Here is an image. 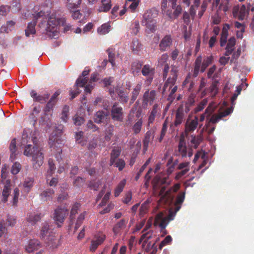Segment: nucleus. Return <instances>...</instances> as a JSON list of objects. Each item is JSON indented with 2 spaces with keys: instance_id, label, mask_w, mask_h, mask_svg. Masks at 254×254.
Segmentation results:
<instances>
[{
  "instance_id": "nucleus-31",
  "label": "nucleus",
  "mask_w": 254,
  "mask_h": 254,
  "mask_svg": "<svg viewBox=\"0 0 254 254\" xmlns=\"http://www.w3.org/2000/svg\"><path fill=\"white\" fill-rule=\"evenodd\" d=\"M55 103V102L50 100V101L47 104L46 107L45 108V111L49 112L54 106Z\"/></svg>"
},
{
  "instance_id": "nucleus-40",
  "label": "nucleus",
  "mask_w": 254,
  "mask_h": 254,
  "mask_svg": "<svg viewBox=\"0 0 254 254\" xmlns=\"http://www.w3.org/2000/svg\"><path fill=\"white\" fill-rule=\"evenodd\" d=\"M84 231H85V229H84V228H83L81 230V231L80 232V233H79V234L77 236V238L78 240H80L84 237V235H85Z\"/></svg>"
},
{
  "instance_id": "nucleus-61",
  "label": "nucleus",
  "mask_w": 254,
  "mask_h": 254,
  "mask_svg": "<svg viewBox=\"0 0 254 254\" xmlns=\"http://www.w3.org/2000/svg\"><path fill=\"white\" fill-rule=\"evenodd\" d=\"M105 252V250L103 252H102L100 254H104Z\"/></svg>"
},
{
  "instance_id": "nucleus-27",
  "label": "nucleus",
  "mask_w": 254,
  "mask_h": 254,
  "mask_svg": "<svg viewBox=\"0 0 254 254\" xmlns=\"http://www.w3.org/2000/svg\"><path fill=\"white\" fill-rule=\"evenodd\" d=\"M9 10L7 6H2L0 7V15H5Z\"/></svg>"
},
{
  "instance_id": "nucleus-19",
  "label": "nucleus",
  "mask_w": 254,
  "mask_h": 254,
  "mask_svg": "<svg viewBox=\"0 0 254 254\" xmlns=\"http://www.w3.org/2000/svg\"><path fill=\"white\" fill-rule=\"evenodd\" d=\"M85 179L81 177H77L73 182V185L75 187L80 188L82 187L85 183Z\"/></svg>"
},
{
  "instance_id": "nucleus-1",
  "label": "nucleus",
  "mask_w": 254,
  "mask_h": 254,
  "mask_svg": "<svg viewBox=\"0 0 254 254\" xmlns=\"http://www.w3.org/2000/svg\"><path fill=\"white\" fill-rule=\"evenodd\" d=\"M30 137L26 133H23L21 140V146L24 147L23 154L32 158V166L34 169H38L43 163L44 153L42 148L36 145L28 144Z\"/></svg>"
},
{
  "instance_id": "nucleus-23",
  "label": "nucleus",
  "mask_w": 254,
  "mask_h": 254,
  "mask_svg": "<svg viewBox=\"0 0 254 254\" xmlns=\"http://www.w3.org/2000/svg\"><path fill=\"white\" fill-rule=\"evenodd\" d=\"M87 82V79L85 78L79 77L76 81V85L77 87H83Z\"/></svg>"
},
{
  "instance_id": "nucleus-50",
  "label": "nucleus",
  "mask_w": 254,
  "mask_h": 254,
  "mask_svg": "<svg viewBox=\"0 0 254 254\" xmlns=\"http://www.w3.org/2000/svg\"><path fill=\"white\" fill-rule=\"evenodd\" d=\"M65 198H66V194L60 195L58 197V200H62L64 199Z\"/></svg>"
},
{
  "instance_id": "nucleus-42",
  "label": "nucleus",
  "mask_w": 254,
  "mask_h": 254,
  "mask_svg": "<svg viewBox=\"0 0 254 254\" xmlns=\"http://www.w3.org/2000/svg\"><path fill=\"white\" fill-rule=\"evenodd\" d=\"M78 168L77 167H73L71 168V170L70 171V174L73 175H76L78 173Z\"/></svg>"
},
{
  "instance_id": "nucleus-15",
  "label": "nucleus",
  "mask_w": 254,
  "mask_h": 254,
  "mask_svg": "<svg viewBox=\"0 0 254 254\" xmlns=\"http://www.w3.org/2000/svg\"><path fill=\"white\" fill-rule=\"evenodd\" d=\"M80 206V205L79 203H76L73 205V206L71 209L70 219L71 222H72V224L73 222V220L74 219V216L77 213V211L79 209Z\"/></svg>"
},
{
  "instance_id": "nucleus-16",
  "label": "nucleus",
  "mask_w": 254,
  "mask_h": 254,
  "mask_svg": "<svg viewBox=\"0 0 254 254\" xmlns=\"http://www.w3.org/2000/svg\"><path fill=\"white\" fill-rule=\"evenodd\" d=\"M33 184V180L32 178H27L25 179L23 183L25 190L28 192L30 188L32 187Z\"/></svg>"
},
{
  "instance_id": "nucleus-38",
  "label": "nucleus",
  "mask_w": 254,
  "mask_h": 254,
  "mask_svg": "<svg viewBox=\"0 0 254 254\" xmlns=\"http://www.w3.org/2000/svg\"><path fill=\"white\" fill-rule=\"evenodd\" d=\"M93 27V24L91 23H88L83 29L84 32L90 30Z\"/></svg>"
},
{
  "instance_id": "nucleus-22",
  "label": "nucleus",
  "mask_w": 254,
  "mask_h": 254,
  "mask_svg": "<svg viewBox=\"0 0 254 254\" xmlns=\"http://www.w3.org/2000/svg\"><path fill=\"white\" fill-rule=\"evenodd\" d=\"M48 164L49 166V169L47 173L49 175L51 176L55 171L56 167L55 164L53 163V161L51 159H49L48 161Z\"/></svg>"
},
{
  "instance_id": "nucleus-17",
  "label": "nucleus",
  "mask_w": 254,
  "mask_h": 254,
  "mask_svg": "<svg viewBox=\"0 0 254 254\" xmlns=\"http://www.w3.org/2000/svg\"><path fill=\"white\" fill-rule=\"evenodd\" d=\"M81 0H67V6L69 9L77 7L81 3Z\"/></svg>"
},
{
  "instance_id": "nucleus-6",
  "label": "nucleus",
  "mask_w": 254,
  "mask_h": 254,
  "mask_svg": "<svg viewBox=\"0 0 254 254\" xmlns=\"http://www.w3.org/2000/svg\"><path fill=\"white\" fill-rule=\"evenodd\" d=\"M46 242L50 248H56L60 244L58 236L50 235L47 238Z\"/></svg>"
},
{
  "instance_id": "nucleus-33",
  "label": "nucleus",
  "mask_w": 254,
  "mask_h": 254,
  "mask_svg": "<svg viewBox=\"0 0 254 254\" xmlns=\"http://www.w3.org/2000/svg\"><path fill=\"white\" fill-rule=\"evenodd\" d=\"M8 168V166L5 164L3 166L1 169V178H6V171Z\"/></svg>"
},
{
  "instance_id": "nucleus-46",
  "label": "nucleus",
  "mask_w": 254,
  "mask_h": 254,
  "mask_svg": "<svg viewBox=\"0 0 254 254\" xmlns=\"http://www.w3.org/2000/svg\"><path fill=\"white\" fill-rule=\"evenodd\" d=\"M15 24V22L12 20L8 21L7 22V27H13Z\"/></svg>"
},
{
  "instance_id": "nucleus-36",
  "label": "nucleus",
  "mask_w": 254,
  "mask_h": 254,
  "mask_svg": "<svg viewBox=\"0 0 254 254\" xmlns=\"http://www.w3.org/2000/svg\"><path fill=\"white\" fill-rule=\"evenodd\" d=\"M6 231V227L0 223V237H1Z\"/></svg>"
},
{
  "instance_id": "nucleus-59",
  "label": "nucleus",
  "mask_w": 254,
  "mask_h": 254,
  "mask_svg": "<svg viewBox=\"0 0 254 254\" xmlns=\"http://www.w3.org/2000/svg\"><path fill=\"white\" fill-rule=\"evenodd\" d=\"M95 1L96 0H88L89 2L91 3H94Z\"/></svg>"
},
{
  "instance_id": "nucleus-25",
  "label": "nucleus",
  "mask_w": 254,
  "mask_h": 254,
  "mask_svg": "<svg viewBox=\"0 0 254 254\" xmlns=\"http://www.w3.org/2000/svg\"><path fill=\"white\" fill-rule=\"evenodd\" d=\"M19 194V191L18 188H15L13 191V197L12 203L13 205H16L18 201V198Z\"/></svg>"
},
{
  "instance_id": "nucleus-49",
  "label": "nucleus",
  "mask_w": 254,
  "mask_h": 254,
  "mask_svg": "<svg viewBox=\"0 0 254 254\" xmlns=\"http://www.w3.org/2000/svg\"><path fill=\"white\" fill-rule=\"evenodd\" d=\"M88 173L90 175L92 176L95 173V170L94 169H91L88 171Z\"/></svg>"
},
{
  "instance_id": "nucleus-39",
  "label": "nucleus",
  "mask_w": 254,
  "mask_h": 254,
  "mask_svg": "<svg viewBox=\"0 0 254 254\" xmlns=\"http://www.w3.org/2000/svg\"><path fill=\"white\" fill-rule=\"evenodd\" d=\"M59 91H56L51 97L50 100L56 103V99L57 96L60 94Z\"/></svg>"
},
{
  "instance_id": "nucleus-9",
  "label": "nucleus",
  "mask_w": 254,
  "mask_h": 254,
  "mask_svg": "<svg viewBox=\"0 0 254 254\" xmlns=\"http://www.w3.org/2000/svg\"><path fill=\"white\" fill-rule=\"evenodd\" d=\"M54 191L52 189H48L44 190L40 195V198L41 201L45 202L52 199Z\"/></svg>"
},
{
  "instance_id": "nucleus-20",
  "label": "nucleus",
  "mask_w": 254,
  "mask_h": 254,
  "mask_svg": "<svg viewBox=\"0 0 254 254\" xmlns=\"http://www.w3.org/2000/svg\"><path fill=\"white\" fill-rule=\"evenodd\" d=\"M62 141L58 139L57 138H54L53 136L51 137L49 140V144L50 145L58 147V145L62 143Z\"/></svg>"
},
{
  "instance_id": "nucleus-43",
  "label": "nucleus",
  "mask_w": 254,
  "mask_h": 254,
  "mask_svg": "<svg viewBox=\"0 0 254 254\" xmlns=\"http://www.w3.org/2000/svg\"><path fill=\"white\" fill-rule=\"evenodd\" d=\"M99 186V184L98 183H96L94 185L91 183L90 185V187L95 190H96L98 189Z\"/></svg>"
},
{
  "instance_id": "nucleus-24",
  "label": "nucleus",
  "mask_w": 254,
  "mask_h": 254,
  "mask_svg": "<svg viewBox=\"0 0 254 254\" xmlns=\"http://www.w3.org/2000/svg\"><path fill=\"white\" fill-rule=\"evenodd\" d=\"M21 165L19 163H15L12 166L11 172L13 175L17 174L20 170Z\"/></svg>"
},
{
  "instance_id": "nucleus-32",
  "label": "nucleus",
  "mask_w": 254,
  "mask_h": 254,
  "mask_svg": "<svg viewBox=\"0 0 254 254\" xmlns=\"http://www.w3.org/2000/svg\"><path fill=\"white\" fill-rule=\"evenodd\" d=\"M86 213V212H84L83 213L80 214L79 217H78L77 222L78 223H79V224H81L83 221L84 220Z\"/></svg>"
},
{
  "instance_id": "nucleus-14",
  "label": "nucleus",
  "mask_w": 254,
  "mask_h": 254,
  "mask_svg": "<svg viewBox=\"0 0 254 254\" xmlns=\"http://www.w3.org/2000/svg\"><path fill=\"white\" fill-rule=\"evenodd\" d=\"M49 235H50L49 231V226L47 223H45L43 224V225L42 227L40 232V237L42 239H45L46 237H48Z\"/></svg>"
},
{
  "instance_id": "nucleus-54",
  "label": "nucleus",
  "mask_w": 254,
  "mask_h": 254,
  "mask_svg": "<svg viewBox=\"0 0 254 254\" xmlns=\"http://www.w3.org/2000/svg\"><path fill=\"white\" fill-rule=\"evenodd\" d=\"M80 225L81 224H79V223H78L77 222H76L75 225V227H74L75 230H77V229L79 228V227L80 226Z\"/></svg>"
},
{
  "instance_id": "nucleus-13",
  "label": "nucleus",
  "mask_w": 254,
  "mask_h": 254,
  "mask_svg": "<svg viewBox=\"0 0 254 254\" xmlns=\"http://www.w3.org/2000/svg\"><path fill=\"white\" fill-rule=\"evenodd\" d=\"M27 221L31 225H33L40 219V216L35 213H29L27 217Z\"/></svg>"
},
{
  "instance_id": "nucleus-52",
  "label": "nucleus",
  "mask_w": 254,
  "mask_h": 254,
  "mask_svg": "<svg viewBox=\"0 0 254 254\" xmlns=\"http://www.w3.org/2000/svg\"><path fill=\"white\" fill-rule=\"evenodd\" d=\"M89 73V70H84L82 72V75L83 76H85L87 75Z\"/></svg>"
},
{
  "instance_id": "nucleus-35",
  "label": "nucleus",
  "mask_w": 254,
  "mask_h": 254,
  "mask_svg": "<svg viewBox=\"0 0 254 254\" xmlns=\"http://www.w3.org/2000/svg\"><path fill=\"white\" fill-rule=\"evenodd\" d=\"M98 74L97 73H95L93 74L91 76L90 82L91 83L92 82H95V81L98 80Z\"/></svg>"
},
{
  "instance_id": "nucleus-2",
  "label": "nucleus",
  "mask_w": 254,
  "mask_h": 254,
  "mask_svg": "<svg viewBox=\"0 0 254 254\" xmlns=\"http://www.w3.org/2000/svg\"><path fill=\"white\" fill-rule=\"evenodd\" d=\"M33 15V22L29 23L27 29L25 30V35L29 36L30 34H34L35 33V26L36 23V20L42 17L43 20L41 24H39L40 27L44 25H49L50 27H54L56 25L57 21L54 14H50L47 11L46 12L41 10L39 12L35 11Z\"/></svg>"
},
{
  "instance_id": "nucleus-4",
  "label": "nucleus",
  "mask_w": 254,
  "mask_h": 254,
  "mask_svg": "<svg viewBox=\"0 0 254 254\" xmlns=\"http://www.w3.org/2000/svg\"><path fill=\"white\" fill-rule=\"evenodd\" d=\"M106 111H98L94 117L95 122L99 124L101 123H107L110 121V112L107 109Z\"/></svg>"
},
{
  "instance_id": "nucleus-10",
  "label": "nucleus",
  "mask_w": 254,
  "mask_h": 254,
  "mask_svg": "<svg viewBox=\"0 0 254 254\" xmlns=\"http://www.w3.org/2000/svg\"><path fill=\"white\" fill-rule=\"evenodd\" d=\"M9 148L10 152V158L11 160H13L15 159L16 155L18 154L16 148V140L15 138L11 140L9 145Z\"/></svg>"
},
{
  "instance_id": "nucleus-11",
  "label": "nucleus",
  "mask_w": 254,
  "mask_h": 254,
  "mask_svg": "<svg viewBox=\"0 0 254 254\" xmlns=\"http://www.w3.org/2000/svg\"><path fill=\"white\" fill-rule=\"evenodd\" d=\"M111 27V23L109 21L103 24L101 26L98 27L97 29V32L100 35H106L110 31Z\"/></svg>"
},
{
  "instance_id": "nucleus-41",
  "label": "nucleus",
  "mask_w": 254,
  "mask_h": 254,
  "mask_svg": "<svg viewBox=\"0 0 254 254\" xmlns=\"http://www.w3.org/2000/svg\"><path fill=\"white\" fill-rule=\"evenodd\" d=\"M83 135V132L82 131H79L76 133L75 138L76 141H78Z\"/></svg>"
},
{
  "instance_id": "nucleus-21",
  "label": "nucleus",
  "mask_w": 254,
  "mask_h": 254,
  "mask_svg": "<svg viewBox=\"0 0 254 254\" xmlns=\"http://www.w3.org/2000/svg\"><path fill=\"white\" fill-rule=\"evenodd\" d=\"M68 111H69L68 107L66 106H64V107L63 109V111H62L61 119L64 122H66V120L67 119V116H68Z\"/></svg>"
},
{
  "instance_id": "nucleus-7",
  "label": "nucleus",
  "mask_w": 254,
  "mask_h": 254,
  "mask_svg": "<svg viewBox=\"0 0 254 254\" xmlns=\"http://www.w3.org/2000/svg\"><path fill=\"white\" fill-rule=\"evenodd\" d=\"M40 248V243L37 240H30L28 245L25 246V250L28 253L37 250Z\"/></svg>"
},
{
  "instance_id": "nucleus-28",
  "label": "nucleus",
  "mask_w": 254,
  "mask_h": 254,
  "mask_svg": "<svg viewBox=\"0 0 254 254\" xmlns=\"http://www.w3.org/2000/svg\"><path fill=\"white\" fill-rule=\"evenodd\" d=\"M87 127L89 129H92L93 131H95L98 129V127L93 124L91 121H89L87 124Z\"/></svg>"
},
{
  "instance_id": "nucleus-5",
  "label": "nucleus",
  "mask_w": 254,
  "mask_h": 254,
  "mask_svg": "<svg viewBox=\"0 0 254 254\" xmlns=\"http://www.w3.org/2000/svg\"><path fill=\"white\" fill-rule=\"evenodd\" d=\"M105 239V236L103 234L95 236L94 239L91 241V244L90 247V251L95 252L98 247L103 243Z\"/></svg>"
},
{
  "instance_id": "nucleus-58",
  "label": "nucleus",
  "mask_w": 254,
  "mask_h": 254,
  "mask_svg": "<svg viewBox=\"0 0 254 254\" xmlns=\"http://www.w3.org/2000/svg\"><path fill=\"white\" fill-rule=\"evenodd\" d=\"M49 95L46 94L44 96V98L45 99V100L49 98Z\"/></svg>"
},
{
  "instance_id": "nucleus-26",
  "label": "nucleus",
  "mask_w": 254,
  "mask_h": 254,
  "mask_svg": "<svg viewBox=\"0 0 254 254\" xmlns=\"http://www.w3.org/2000/svg\"><path fill=\"white\" fill-rule=\"evenodd\" d=\"M74 123L76 126H80L84 122V119L81 117H75L73 119Z\"/></svg>"
},
{
  "instance_id": "nucleus-62",
  "label": "nucleus",
  "mask_w": 254,
  "mask_h": 254,
  "mask_svg": "<svg viewBox=\"0 0 254 254\" xmlns=\"http://www.w3.org/2000/svg\"><path fill=\"white\" fill-rule=\"evenodd\" d=\"M109 92L110 94H111V89L109 90Z\"/></svg>"
},
{
  "instance_id": "nucleus-37",
  "label": "nucleus",
  "mask_w": 254,
  "mask_h": 254,
  "mask_svg": "<svg viewBox=\"0 0 254 254\" xmlns=\"http://www.w3.org/2000/svg\"><path fill=\"white\" fill-rule=\"evenodd\" d=\"M16 219L9 218L8 219V225L10 226H13L16 224Z\"/></svg>"
},
{
  "instance_id": "nucleus-30",
  "label": "nucleus",
  "mask_w": 254,
  "mask_h": 254,
  "mask_svg": "<svg viewBox=\"0 0 254 254\" xmlns=\"http://www.w3.org/2000/svg\"><path fill=\"white\" fill-rule=\"evenodd\" d=\"M110 196V193L108 192L104 196V198L102 200V202L100 205L101 206L104 205L107 203V201L109 199Z\"/></svg>"
},
{
  "instance_id": "nucleus-8",
  "label": "nucleus",
  "mask_w": 254,
  "mask_h": 254,
  "mask_svg": "<svg viewBox=\"0 0 254 254\" xmlns=\"http://www.w3.org/2000/svg\"><path fill=\"white\" fill-rule=\"evenodd\" d=\"M11 192L10 188V181L9 180H6V184L4 187L3 190L2 192V199L1 201L3 202H5L7 201V197L9 196Z\"/></svg>"
},
{
  "instance_id": "nucleus-56",
  "label": "nucleus",
  "mask_w": 254,
  "mask_h": 254,
  "mask_svg": "<svg viewBox=\"0 0 254 254\" xmlns=\"http://www.w3.org/2000/svg\"><path fill=\"white\" fill-rule=\"evenodd\" d=\"M81 32V29H80V28H77L76 29V31H75V32H76V33H80Z\"/></svg>"
},
{
  "instance_id": "nucleus-45",
  "label": "nucleus",
  "mask_w": 254,
  "mask_h": 254,
  "mask_svg": "<svg viewBox=\"0 0 254 254\" xmlns=\"http://www.w3.org/2000/svg\"><path fill=\"white\" fill-rule=\"evenodd\" d=\"M105 86H108L111 84V81L110 79H105L103 81Z\"/></svg>"
},
{
  "instance_id": "nucleus-29",
  "label": "nucleus",
  "mask_w": 254,
  "mask_h": 254,
  "mask_svg": "<svg viewBox=\"0 0 254 254\" xmlns=\"http://www.w3.org/2000/svg\"><path fill=\"white\" fill-rule=\"evenodd\" d=\"M71 16L73 19H77L80 18L82 16V14L79 10H76L73 11Z\"/></svg>"
},
{
  "instance_id": "nucleus-48",
  "label": "nucleus",
  "mask_w": 254,
  "mask_h": 254,
  "mask_svg": "<svg viewBox=\"0 0 254 254\" xmlns=\"http://www.w3.org/2000/svg\"><path fill=\"white\" fill-rule=\"evenodd\" d=\"M79 93V91H77V92L74 93H73L72 91L70 92V94L71 95V99H72L74 98Z\"/></svg>"
},
{
  "instance_id": "nucleus-47",
  "label": "nucleus",
  "mask_w": 254,
  "mask_h": 254,
  "mask_svg": "<svg viewBox=\"0 0 254 254\" xmlns=\"http://www.w3.org/2000/svg\"><path fill=\"white\" fill-rule=\"evenodd\" d=\"M110 211V208L109 207H107L105 209H104L103 211H101L100 213L102 214H105L106 213L109 212Z\"/></svg>"
},
{
  "instance_id": "nucleus-44",
  "label": "nucleus",
  "mask_w": 254,
  "mask_h": 254,
  "mask_svg": "<svg viewBox=\"0 0 254 254\" xmlns=\"http://www.w3.org/2000/svg\"><path fill=\"white\" fill-rule=\"evenodd\" d=\"M92 89V86H91L90 85H87L85 87V91L87 93H90Z\"/></svg>"
},
{
  "instance_id": "nucleus-60",
  "label": "nucleus",
  "mask_w": 254,
  "mask_h": 254,
  "mask_svg": "<svg viewBox=\"0 0 254 254\" xmlns=\"http://www.w3.org/2000/svg\"><path fill=\"white\" fill-rule=\"evenodd\" d=\"M111 55V53L109 52V61L110 62H111V60L110 59Z\"/></svg>"
},
{
  "instance_id": "nucleus-12",
  "label": "nucleus",
  "mask_w": 254,
  "mask_h": 254,
  "mask_svg": "<svg viewBox=\"0 0 254 254\" xmlns=\"http://www.w3.org/2000/svg\"><path fill=\"white\" fill-rule=\"evenodd\" d=\"M111 0H102V5L99 7L98 11L107 12L111 8Z\"/></svg>"
},
{
  "instance_id": "nucleus-63",
  "label": "nucleus",
  "mask_w": 254,
  "mask_h": 254,
  "mask_svg": "<svg viewBox=\"0 0 254 254\" xmlns=\"http://www.w3.org/2000/svg\"><path fill=\"white\" fill-rule=\"evenodd\" d=\"M36 254H40V253H38Z\"/></svg>"
},
{
  "instance_id": "nucleus-57",
  "label": "nucleus",
  "mask_w": 254,
  "mask_h": 254,
  "mask_svg": "<svg viewBox=\"0 0 254 254\" xmlns=\"http://www.w3.org/2000/svg\"><path fill=\"white\" fill-rule=\"evenodd\" d=\"M103 194V191L99 193V196H98V199L100 198L102 196Z\"/></svg>"
},
{
  "instance_id": "nucleus-3",
  "label": "nucleus",
  "mask_w": 254,
  "mask_h": 254,
  "mask_svg": "<svg viewBox=\"0 0 254 254\" xmlns=\"http://www.w3.org/2000/svg\"><path fill=\"white\" fill-rule=\"evenodd\" d=\"M68 214V210L65 207H59L55 210L54 219L58 227H61Z\"/></svg>"
},
{
  "instance_id": "nucleus-53",
  "label": "nucleus",
  "mask_w": 254,
  "mask_h": 254,
  "mask_svg": "<svg viewBox=\"0 0 254 254\" xmlns=\"http://www.w3.org/2000/svg\"><path fill=\"white\" fill-rule=\"evenodd\" d=\"M69 28H70V26H69L65 25V27L64 28V32L67 31L69 29Z\"/></svg>"
},
{
  "instance_id": "nucleus-18",
  "label": "nucleus",
  "mask_w": 254,
  "mask_h": 254,
  "mask_svg": "<svg viewBox=\"0 0 254 254\" xmlns=\"http://www.w3.org/2000/svg\"><path fill=\"white\" fill-rule=\"evenodd\" d=\"M31 96L34 98V101L39 102L40 103H43L45 101V99L44 96L41 95H38L34 91H32L31 93Z\"/></svg>"
},
{
  "instance_id": "nucleus-55",
  "label": "nucleus",
  "mask_w": 254,
  "mask_h": 254,
  "mask_svg": "<svg viewBox=\"0 0 254 254\" xmlns=\"http://www.w3.org/2000/svg\"><path fill=\"white\" fill-rule=\"evenodd\" d=\"M64 170V169L63 167H60L59 170H58V172L59 173H61L62 172H63V171Z\"/></svg>"
},
{
  "instance_id": "nucleus-51",
  "label": "nucleus",
  "mask_w": 254,
  "mask_h": 254,
  "mask_svg": "<svg viewBox=\"0 0 254 254\" xmlns=\"http://www.w3.org/2000/svg\"><path fill=\"white\" fill-rule=\"evenodd\" d=\"M101 98H97L96 99V100H95L94 103L95 105H97L99 102H101Z\"/></svg>"
},
{
  "instance_id": "nucleus-34",
  "label": "nucleus",
  "mask_w": 254,
  "mask_h": 254,
  "mask_svg": "<svg viewBox=\"0 0 254 254\" xmlns=\"http://www.w3.org/2000/svg\"><path fill=\"white\" fill-rule=\"evenodd\" d=\"M58 182V179L53 178L49 182V185L50 186H56Z\"/></svg>"
}]
</instances>
